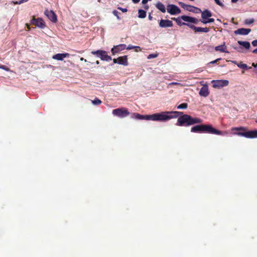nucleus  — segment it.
Returning <instances> with one entry per match:
<instances>
[{
    "label": "nucleus",
    "mask_w": 257,
    "mask_h": 257,
    "mask_svg": "<svg viewBox=\"0 0 257 257\" xmlns=\"http://www.w3.org/2000/svg\"><path fill=\"white\" fill-rule=\"evenodd\" d=\"M202 23H203V24H207V23H213L214 22V19L213 18H208L207 20H204V21H201Z\"/></svg>",
    "instance_id": "31"
},
{
    "label": "nucleus",
    "mask_w": 257,
    "mask_h": 257,
    "mask_svg": "<svg viewBox=\"0 0 257 257\" xmlns=\"http://www.w3.org/2000/svg\"><path fill=\"white\" fill-rule=\"evenodd\" d=\"M232 131H237V133H234V135L244 137L246 138L253 139L257 138V130L248 131L245 127H234L231 128Z\"/></svg>",
    "instance_id": "3"
},
{
    "label": "nucleus",
    "mask_w": 257,
    "mask_h": 257,
    "mask_svg": "<svg viewBox=\"0 0 257 257\" xmlns=\"http://www.w3.org/2000/svg\"><path fill=\"white\" fill-rule=\"evenodd\" d=\"M251 44L253 46L256 47L257 46V40H253Z\"/></svg>",
    "instance_id": "38"
},
{
    "label": "nucleus",
    "mask_w": 257,
    "mask_h": 257,
    "mask_svg": "<svg viewBox=\"0 0 257 257\" xmlns=\"http://www.w3.org/2000/svg\"><path fill=\"white\" fill-rule=\"evenodd\" d=\"M118 63L124 66L128 65L127 56L125 55L118 58Z\"/></svg>",
    "instance_id": "21"
},
{
    "label": "nucleus",
    "mask_w": 257,
    "mask_h": 257,
    "mask_svg": "<svg viewBox=\"0 0 257 257\" xmlns=\"http://www.w3.org/2000/svg\"><path fill=\"white\" fill-rule=\"evenodd\" d=\"M252 53L254 54H257V48L253 50Z\"/></svg>",
    "instance_id": "46"
},
{
    "label": "nucleus",
    "mask_w": 257,
    "mask_h": 257,
    "mask_svg": "<svg viewBox=\"0 0 257 257\" xmlns=\"http://www.w3.org/2000/svg\"><path fill=\"white\" fill-rule=\"evenodd\" d=\"M251 31L250 29H245V28H240L237 29L234 32L235 34L241 35H246L248 34Z\"/></svg>",
    "instance_id": "18"
},
{
    "label": "nucleus",
    "mask_w": 257,
    "mask_h": 257,
    "mask_svg": "<svg viewBox=\"0 0 257 257\" xmlns=\"http://www.w3.org/2000/svg\"><path fill=\"white\" fill-rule=\"evenodd\" d=\"M126 48L127 49H128V50H131V49H133V48H139V50H141V49L140 47H139V46H132V45H129L128 46V47H127V48Z\"/></svg>",
    "instance_id": "33"
},
{
    "label": "nucleus",
    "mask_w": 257,
    "mask_h": 257,
    "mask_svg": "<svg viewBox=\"0 0 257 257\" xmlns=\"http://www.w3.org/2000/svg\"><path fill=\"white\" fill-rule=\"evenodd\" d=\"M91 54L99 57L102 61L108 62L112 60L111 57L108 56L107 53L104 50H98L97 51H93L91 52Z\"/></svg>",
    "instance_id": "5"
},
{
    "label": "nucleus",
    "mask_w": 257,
    "mask_h": 257,
    "mask_svg": "<svg viewBox=\"0 0 257 257\" xmlns=\"http://www.w3.org/2000/svg\"><path fill=\"white\" fill-rule=\"evenodd\" d=\"M237 43L239 45L242 46L246 49H249L250 47V44L248 42L238 41Z\"/></svg>",
    "instance_id": "24"
},
{
    "label": "nucleus",
    "mask_w": 257,
    "mask_h": 257,
    "mask_svg": "<svg viewBox=\"0 0 257 257\" xmlns=\"http://www.w3.org/2000/svg\"><path fill=\"white\" fill-rule=\"evenodd\" d=\"M212 86L214 88H220L224 86H226L229 84V81L227 80H213L212 81Z\"/></svg>",
    "instance_id": "8"
},
{
    "label": "nucleus",
    "mask_w": 257,
    "mask_h": 257,
    "mask_svg": "<svg viewBox=\"0 0 257 257\" xmlns=\"http://www.w3.org/2000/svg\"><path fill=\"white\" fill-rule=\"evenodd\" d=\"M157 56V54H150L148 56V58H155Z\"/></svg>",
    "instance_id": "39"
},
{
    "label": "nucleus",
    "mask_w": 257,
    "mask_h": 257,
    "mask_svg": "<svg viewBox=\"0 0 257 257\" xmlns=\"http://www.w3.org/2000/svg\"><path fill=\"white\" fill-rule=\"evenodd\" d=\"M251 66L254 67L253 71L257 74V63H252Z\"/></svg>",
    "instance_id": "35"
},
{
    "label": "nucleus",
    "mask_w": 257,
    "mask_h": 257,
    "mask_svg": "<svg viewBox=\"0 0 257 257\" xmlns=\"http://www.w3.org/2000/svg\"><path fill=\"white\" fill-rule=\"evenodd\" d=\"M254 22V19L253 18L245 19L244 22V24L245 25H250V24L253 23Z\"/></svg>",
    "instance_id": "27"
},
{
    "label": "nucleus",
    "mask_w": 257,
    "mask_h": 257,
    "mask_svg": "<svg viewBox=\"0 0 257 257\" xmlns=\"http://www.w3.org/2000/svg\"><path fill=\"white\" fill-rule=\"evenodd\" d=\"M221 59V58H218L214 61H212L211 62H210V64H214V63H216L217 62H218V61L220 60Z\"/></svg>",
    "instance_id": "40"
},
{
    "label": "nucleus",
    "mask_w": 257,
    "mask_h": 257,
    "mask_svg": "<svg viewBox=\"0 0 257 257\" xmlns=\"http://www.w3.org/2000/svg\"><path fill=\"white\" fill-rule=\"evenodd\" d=\"M150 115H141L138 113H134L133 114V117L137 119H146L150 120V118H148V117H149Z\"/></svg>",
    "instance_id": "22"
},
{
    "label": "nucleus",
    "mask_w": 257,
    "mask_h": 257,
    "mask_svg": "<svg viewBox=\"0 0 257 257\" xmlns=\"http://www.w3.org/2000/svg\"><path fill=\"white\" fill-rule=\"evenodd\" d=\"M112 13H113V14L115 16H116V17H117V19H118V20H119V19H120V18H119V16H118V14H119V13H118L117 11H116V10H114V11H113Z\"/></svg>",
    "instance_id": "34"
},
{
    "label": "nucleus",
    "mask_w": 257,
    "mask_h": 257,
    "mask_svg": "<svg viewBox=\"0 0 257 257\" xmlns=\"http://www.w3.org/2000/svg\"><path fill=\"white\" fill-rule=\"evenodd\" d=\"M156 7L162 13L166 12V8L165 5L160 2H157L155 5Z\"/></svg>",
    "instance_id": "23"
},
{
    "label": "nucleus",
    "mask_w": 257,
    "mask_h": 257,
    "mask_svg": "<svg viewBox=\"0 0 257 257\" xmlns=\"http://www.w3.org/2000/svg\"><path fill=\"white\" fill-rule=\"evenodd\" d=\"M209 94L208 87L207 85H204L199 91V95L202 96L206 97Z\"/></svg>",
    "instance_id": "20"
},
{
    "label": "nucleus",
    "mask_w": 257,
    "mask_h": 257,
    "mask_svg": "<svg viewBox=\"0 0 257 257\" xmlns=\"http://www.w3.org/2000/svg\"><path fill=\"white\" fill-rule=\"evenodd\" d=\"M130 113L128 111L127 109L124 107L114 109L112 110V114L114 115L121 118L127 116L130 114Z\"/></svg>",
    "instance_id": "6"
},
{
    "label": "nucleus",
    "mask_w": 257,
    "mask_h": 257,
    "mask_svg": "<svg viewBox=\"0 0 257 257\" xmlns=\"http://www.w3.org/2000/svg\"><path fill=\"white\" fill-rule=\"evenodd\" d=\"M191 132L195 133H208L217 135L223 136L227 134L225 131L216 130L211 124H198L191 127Z\"/></svg>",
    "instance_id": "2"
},
{
    "label": "nucleus",
    "mask_w": 257,
    "mask_h": 257,
    "mask_svg": "<svg viewBox=\"0 0 257 257\" xmlns=\"http://www.w3.org/2000/svg\"><path fill=\"white\" fill-rule=\"evenodd\" d=\"M178 19V18H172V20H173L174 21H175L176 22H177Z\"/></svg>",
    "instance_id": "48"
},
{
    "label": "nucleus",
    "mask_w": 257,
    "mask_h": 257,
    "mask_svg": "<svg viewBox=\"0 0 257 257\" xmlns=\"http://www.w3.org/2000/svg\"><path fill=\"white\" fill-rule=\"evenodd\" d=\"M180 19L185 22L192 23L194 24H197L198 20L195 18L187 16H181Z\"/></svg>",
    "instance_id": "14"
},
{
    "label": "nucleus",
    "mask_w": 257,
    "mask_h": 257,
    "mask_svg": "<svg viewBox=\"0 0 257 257\" xmlns=\"http://www.w3.org/2000/svg\"><path fill=\"white\" fill-rule=\"evenodd\" d=\"M132 1L133 2V3L137 4L140 1V0H132Z\"/></svg>",
    "instance_id": "44"
},
{
    "label": "nucleus",
    "mask_w": 257,
    "mask_h": 257,
    "mask_svg": "<svg viewBox=\"0 0 257 257\" xmlns=\"http://www.w3.org/2000/svg\"><path fill=\"white\" fill-rule=\"evenodd\" d=\"M215 3L220 7L223 8L224 5L220 0H214Z\"/></svg>",
    "instance_id": "32"
},
{
    "label": "nucleus",
    "mask_w": 257,
    "mask_h": 257,
    "mask_svg": "<svg viewBox=\"0 0 257 257\" xmlns=\"http://www.w3.org/2000/svg\"><path fill=\"white\" fill-rule=\"evenodd\" d=\"M26 27H27V29H28L29 30H31V27H30V25H29V24H26Z\"/></svg>",
    "instance_id": "41"
},
{
    "label": "nucleus",
    "mask_w": 257,
    "mask_h": 257,
    "mask_svg": "<svg viewBox=\"0 0 257 257\" xmlns=\"http://www.w3.org/2000/svg\"><path fill=\"white\" fill-rule=\"evenodd\" d=\"M167 10L168 13L172 15L179 14L181 12L180 9L177 6L173 4L168 5Z\"/></svg>",
    "instance_id": "9"
},
{
    "label": "nucleus",
    "mask_w": 257,
    "mask_h": 257,
    "mask_svg": "<svg viewBox=\"0 0 257 257\" xmlns=\"http://www.w3.org/2000/svg\"><path fill=\"white\" fill-rule=\"evenodd\" d=\"M139 18H145L146 17V12L144 10H139L138 11Z\"/></svg>",
    "instance_id": "25"
},
{
    "label": "nucleus",
    "mask_w": 257,
    "mask_h": 257,
    "mask_svg": "<svg viewBox=\"0 0 257 257\" xmlns=\"http://www.w3.org/2000/svg\"><path fill=\"white\" fill-rule=\"evenodd\" d=\"M27 1H28V0H21V1H20L19 2H15V4H19V5H20V4H23V3H25V2H27Z\"/></svg>",
    "instance_id": "36"
},
{
    "label": "nucleus",
    "mask_w": 257,
    "mask_h": 257,
    "mask_svg": "<svg viewBox=\"0 0 257 257\" xmlns=\"http://www.w3.org/2000/svg\"><path fill=\"white\" fill-rule=\"evenodd\" d=\"M173 118H178L176 125L181 126H189L195 124L201 123L203 120L199 117H193L191 115L184 114L183 112L174 111Z\"/></svg>",
    "instance_id": "1"
},
{
    "label": "nucleus",
    "mask_w": 257,
    "mask_h": 257,
    "mask_svg": "<svg viewBox=\"0 0 257 257\" xmlns=\"http://www.w3.org/2000/svg\"><path fill=\"white\" fill-rule=\"evenodd\" d=\"M200 12L201 13L202 21L206 20L212 16L211 12L208 10L206 9L202 12L201 11Z\"/></svg>",
    "instance_id": "19"
},
{
    "label": "nucleus",
    "mask_w": 257,
    "mask_h": 257,
    "mask_svg": "<svg viewBox=\"0 0 257 257\" xmlns=\"http://www.w3.org/2000/svg\"><path fill=\"white\" fill-rule=\"evenodd\" d=\"M70 54L69 53H58L52 56V58L55 60L62 61L64 58L69 57Z\"/></svg>",
    "instance_id": "16"
},
{
    "label": "nucleus",
    "mask_w": 257,
    "mask_h": 257,
    "mask_svg": "<svg viewBox=\"0 0 257 257\" xmlns=\"http://www.w3.org/2000/svg\"><path fill=\"white\" fill-rule=\"evenodd\" d=\"M113 62L114 63H118V58L117 59H113Z\"/></svg>",
    "instance_id": "42"
},
{
    "label": "nucleus",
    "mask_w": 257,
    "mask_h": 257,
    "mask_svg": "<svg viewBox=\"0 0 257 257\" xmlns=\"http://www.w3.org/2000/svg\"><path fill=\"white\" fill-rule=\"evenodd\" d=\"M126 45L120 44L117 46H114L111 50V52L113 55L118 53L119 51L123 50L126 49Z\"/></svg>",
    "instance_id": "13"
},
{
    "label": "nucleus",
    "mask_w": 257,
    "mask_h": 257,
    "mask_svg": "<svg viewBox=\"0 0 257 257\" xmlns=\"http://www.w3.org/2000/svg\"><path fill=\"white\" fill-rule=\"evenodd\" d=\"M180 17H179L178 18V19L177 20L176 23L177 24L179 25V26H182V25H186L187 26L189 27V25H191V24H187V23H185L184 22H182L180 20Z\"/></svg>",
    "instance_id": "29"
},
{
    "label": "nucleus",
    "mask_w": 257,
    "mask_h": 257,
    "mask_svg": "<svg viewBox=\"0 0 257 257\" xmlns=\"http://www.w3.org/2000/svg\"><path fill=\"white\" fill-rule=\"evenodd\" d=\"M216 51H219L222 53H229V51L227 50V47L225 45V43L223 42V44L216 46L214 48Z\"/></svg>",
    "instance_id": "17"
},
{
    "label": "nucleus",
    "mask_w": 257,
    "mask_h": 257,
    "mask_svg": "<svg viewBox=\"0 0 257 257\" xmlns=\"http://www.w3.org/2000/svg\"><path fill=\"white\" fill-rule=\"evenodd\" d=\"M96 63L97 64H99V62L98 61H96Z\"/></svg>",
    "instance_id": "52"
},
{
    "label": "nucleus",
    "mask_w": 257,
    "mask_h": 257,
    "mask_svg": "<svg viewBox=\"0 0 257 257\" xmlns=\"http://www.w3.org/2000/svg\"><path fill=\"white\" fill-rule=\"evenodd\" d=\"M92 103L94 105H99L101 103V101L97 98H95L93 100H92Z\"/></svg>",
    "instance_id": "30"
},
{
    "label": "nucleus",
    "mask_w": 257,
    "mask_h": 257,
    "mask_svg": "<svg viewBox=\"0 0 257 257\" xmlns=\"http://www.w3.org/2000/svg\"><path fill=\"white\" fill-rule=\"evenodd\" d=\"M80 60H81V61H84V62H87V60H86V59H84V58H83V57H81V58H80Z\"/></svg>",
    "instance_id": "45"
},
{
    "label": "nucleus",
    "mask_w": 257,
    "mask_h": 257,
    "mask_svg": "<svg viewBox=\"0 0 257 257\" xmlns=\"http://www.w3.org/2000/svg\"><path fill=\"white\" fill-rule=\"evenodd\" d=\"M173 26V22L169 20H161L159 22V26L161 28L172 27Z\"/></svg>",
    "instance_id": "12"
},
{
    "label": "nucleus",
    "mask_w": 257,
    "mask_h": 257,
    "mask_svg": "<svg viewBox=\"0 0 257 257\" xmlns=\"http://www.w3.org/2000/svg\"><path fill=\"white\" fill-rule=\"evenodd\" d=\"M45 15L52 22L56 23L57 21V16L52 11L48 10L45 11Z\"/></svg>",
    "instance_id": "11"
},
{
    "label": "nucleus",
    "mask_w": 257,
    "mask_h": 257,
    "mask_svg": "<svg viewBox=\"0 0 257 257\" xmlns=\"http://www.w3.org/2000/svg\"><path fill=\"white\" fill-rule=\"evenodd\" d=\"M145 9L147 10L149 9V6L148 5H145L144 7Z\"/></svg>",
    "instance_id": "47"
},
{
    "label": "nucleus",
    "mask_w": 257,
    "mask_h": 257,
    "mask_svg": "<svg viewBox=\"0 0 257 257\" xmlns=\"http://www.w3.org/2000/svg\"><path fill=\"white\" fill-rule=\"evenodd\" d=\"M117 9L120 11H121L123 13L126 12L127 10L126 8H122L121 7H118Z\"/></svg>",
    "instance_id": "37"
},
{
    "label": "nucleus",
    "mask_w": 257,
    "mask_h": 257,
    "mask_svg": "<svg viewBox=\"0 0 257 257\" xmlns=\"http://www.w3.org/2000/svg\"><path fill=\"white\" fill-rule=\"evenodd\" d=\"M148 18H149V20H152V19H153V17L151 16V14H150L149 15Z\"/></svg>",
    "instance_id": "43"
},
{
    "label": "nucleus",
    "mask_w": 257,
    "mask_h": 257,
    "mask_svg": "<svg viewBox=\"0 0 257 257\" xmlns=\"http://www.w3.org/2000/svg\"><path fill=\"white\" fill-rule=\"evenodd\" d=\"M4 67H5V66H3V65L0 66V68L4 69Z\"/></svg>",
    "instance_id": "51"
},
{
    "label": "nucleus",
    "mask_w": 257,
    "mask_h": 257,
    "mask_svg": "<svg viewBox=\"0 0 257 257\" xmlns=\"http://www.w3.org/2000/svg\"><path fill=\"white\" fill-rule=\"evenodd\" d=\"M31 24L41 29H44L46 26L45 23L42 18L36 19L35 16L33 17V19L31 21Z\"/></svg>",
    "instance_id": "7"
},
{
    "label": "nucleus",
    "mask_w": 257,
    "mask_h": 257,
    "mask_svg": "<svg viewBox=\"0 0 257 257\" xmlns=\"http://www.w3.org/2000/svg\"><path fill=\"white\" fill-rule=\"evenodd\" d=\"M189 27L191 29L194 30L195 32H204L207 33L209 32V29L208 28H201V27H197L193 25H189Z\"/></svg>",
    "instance_id": "15"
},
{
    "label": "nucleus",
    "mask_w": 257,
    "mask_h": 257,
    "mask_svg": "<svg viewBox=\"0 0 257 257\" xmlns=\"http://www.w3.org/2000/svg\"><path fill=\"white\" fill-rule=\"evenodd\" d=\"M136 51H138V50L139 49V48H136Z\"/></svg>",
    "instance_id": "53"
},
{
    "label": "nucleus",
    "mask_w": 257,
    "mask_h": 257,
    "mask_svg": "<svg viewBox=\"0 0 257 257\" xmlns=\"http://www.w3.org/2000/svg\"><path fill=\"white\" fill-rule=\"evenodd\" d=\"M188 107V104L186 103H181L178 106H177V109H186Z\"/></svg>",
    "instance_id": "28"
},
{
    "label": "nucleus",
    "mask_w": 257,
    "mask_h": 257,
    "mask_svg": "<svg viewBox=\"0 0 257 257\" xmlns=\"http://www.w3.org/2000/svg\"><path fill=\"white\" fill-rule=\"evenodd\" d=\"M179 5L181 6L182 8L190 12L198 13L199 12H201L200 9L192 6L186 5L183 3H179Z\"/></svg>",
    "instance_id": "10"
},
{
    "label": "nucleus",
    "mask_w": 257,
    "mask_h": 257,
    "mask_svg": "<svg viewBox=\"0 0 257 257\" xmlns=\"http://www.w3.org/2000/svg\"><path fill=\"white\" fill-rule=\"evenodd\" d=\"M231 62L235 64H237V62L236 61H231Z\"/></svg>",
    "instance_id": "49"
},
{
    "label": "nucleus",
    "mask_w": 257,
    "mask_h": 257,
    "mask_svg": "<svg viewBox=\"0 0 257 257\" xmlns=\"http://www.w3.org/2000/svg\"><path fill=\"white\" fill-rule=\"evenodd\" d=\"M238 0H231L232 3H236Z\"/></svg>",
    "instance_id": "50"
},
{
    "label": "nucleus",
    "mask_w": 257,
    "mask_h": 257,
    "mask_svg": "<svg viewBox=\"0 0 257 257\" xmlns=\"http://www.w3.org/2000/svg\"><path fill=\"white\" fill-rule=\"evenodd\" d=\"M174 111H162L161 113H157L150 114L148 118L153 121H166L173 118Z\"/></svg>",
    "instance_id": "4"
},
{
    "label": "nucleus",
    "mask_w": 257,
    "mask_h": 257,
    "mask_svg": "<svg viewBox=\"0 0 257 257\" xmlns=\"http://www.w3.org/2000/svg\"><path fill=\"white\" fill-rule=\"evenodd\" d=\"M237 65L239 68H240L243 69H247L251 68V67H247L246 64L242 63V62H240L239 63L237 64Z\"/></svg>",
    "instance_id": "26"
}]
</instances>
